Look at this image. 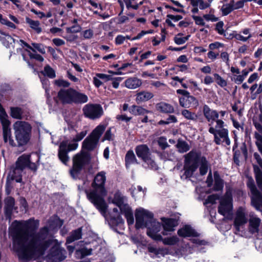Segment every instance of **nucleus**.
Listing matches in <instances>:
<instances>
[{
	"mask_svg": "<svg viewBox=\"0 0 262 262\" xmlns=\"http://www.w3.org/2000/svg\"><path fill=\"white\" fill-rule=\"evenodd\" d=\"M154 97L152 93L149 92L143 91L137 94L136 101L138 102L148 101Z\"/></svg>",
	"mask_w": 262,
	"mask_h": 262,
	"instance_id": "obj_33",
	"label": "nucleus"
},
{
	"mask_svg": "<svg viewBox=\"0 0 262 262\" xmlns=\"http://www.w3.org/2000/svg\"><path fill=\"white\" fill-rule=\"evenodd\" d=\"M106 126L103 124L98 125L82 142V147L88 150L94 149L98 144L99 139Z\"/></svg>",
	"mask_w": 262,
	"mask_h": 262,
	"instance_id": "obj_7",
	"label": "nucleus"
},
{
	"mask_svg": "<svg viewBox=\"0 0 262 262\" xmlns=\"http://www.w3.org/2000/svg\"><path fill=\"white\" fill-rule=\"evenodd\" d=\"M254 136L256 139V145L260 151L262 150V136L257 133H255Z\"/></svg>",
	"mask_w": 262,
	"mask_h": 262,
	"instance_id": "obj_55",
	"label": "nucleus"
},
{
	"mask_svg": "<svg viewBox=\"0 0 262 262\" xmlns=\"http://www.w3.org/2000/svg\"><path fill=\"white\" fill-rule=\"evenodd\" d=\"M53 83L55 86L61 88L57 96L54 98L55 101L58 105H64L66 103V80L59 78L54 80Z\"/></svg>",
	"mask_w": 262,
	"mask_h": 262,
	"instance_id": "obj_16",
	"label": "nucleus"
},
{
	"mask_svg": "<svg viewBox=\"0 0 262 262\" xmlns=\"http://www.w3.org/2000/svg\"><path fill=\"white\" fill-rule=\"evenodd\" d=\"M162 221L164 229V231L162 233L164 235L167 234V232L174 231V228L178 225V221L176 219L162 218Z\"/></svg>",
	"mask_w": 262,
	"mask_h": 262,
	"instance_id": "obj_23",
	"label": "nucleus"
},
{
	"mask_svg": "<svg viewBox=\"0 0 262 262\" xmlns=\"http://www.w3.org/2000/svg\"><path fill=\"white\" fill-rule=\"evenodd\" d=\"M96 76H97L104 82H107L113 79V77L111 75L103 73H96Z\"/></svg>",
	"mask_w": 262,
	"mask_h": 262,
	"instance_id": "obj_57",
	"label": "nucleus"
},
{
	"mask_svg": "<svg viewBox=\"0 0 262 262\" xmlns=\"http://www.w3.org/2000/svg\"><path fill=\"white\" fill-rule=\"evenodd\" d=\"M183 170L184 173L181 176L182 179L191 177L197 169L200 164V172L205 175L208 171L209 163L206 158L195 150H191L184 156Z\"/></svg>",
	"mask_w": 262,
	"mask_h": 262,
	"instance_id": "obj_3",
	"label": "nucleus"
},
{
	"mask_svg": "<svg viewBox=\"0 0 262 262\" xmlns=\"http://www.w3.org/2000/svg\"><path fill=\"white\" fill-rule=\"evenodd\" d=\"M82 111L86 117L93 120L99 118L103 114L102 106L98 104H86L83 107Z\"/></svg>",
	"mask_w": 262,
	"mask_h": 262,
	"instance_id": "obj_13",
	"label": "nucleus"
},
{
	"mask_svg": "<svg viewBox=\"0 0 262 262\" xmlns=\"http://www.w3.org/2000/svg\"><path fill=\"white\" fill-rule=\"evenodd\" d=\"M126 201V198L120 192H117L114 195L112 202L119 208L121 211L127 207H129Z\"/></svg>",
	"mask_w": 262,
	"mask_h": 262,
	"instance_id": "obj_24",
	"label": "nucleus"
},
{
	"mask_svg": "<svg viewBox=\"0 0 262 262\" xmlns=\"http://www.w3.org/2000/svg\"><path fill=\"white\" fill-rule=\"evenodd\" d=\"M249 220V230L252 233L257 232L260 225V219L254 215H250Z\"/></svg>",
	"mask_w": 262,
	"mask_h": 262,
	"instance_id": "obj_28",
	"label": "nucleus"
},
{
	"mask_svg": "<svg viewBox=\"0 0 262 262\" xmlns=\"http://www.w3.org/2000/svg\"><path fill=\"white\" fill-rule=\"evenodd\" d=\"M1 23L7 26L9 28L15 29L16 28V26L13 23L8 20L6 18H4Z\"/></svg>",
	"mask_w": 262,
	"mask_h": 262,
	"instance_id": "obj_63",
	"label": "nucleus"
},
{
	"mask_svg": "<svg viewBox=\"0 0 262 262\" xmlns=\"http://www.w3.org/2000/svg\"><path fill=\"white\" fill-rule=\"evenodd\" d=\"M15 139L19 145L26 144L31 137L32 126L26 121L18 120L13 125Z\"/></svg>",
	"mask_w": 262,
	"mask_h": 262,
	"instance_id": "obj_6",
	"label": "nucleus"
},
{
	"mask_svg": "<svg viewBox=\"0 0 262 262\" xmlns=\"http://www.w3.org/2000/svg\"><path fill=\"white\" fill-rule=\"evenodd\" d=\"M26 22L29 25L30 27L34 30L36 33L39 34L42 31V29L40 27V23L38 20H34L28 17L25 18Z\"/></svg>",
	"mask_w": 262,
	"mask_h": 262,
	"instance_id": "obj_32",
	"label": "nucleus"
},
{
	"mask_svg": "<svg viewBox=\"0 0 262 262\" xmlns=\"http://www.w3.org/2000/svg\"><path fill=\"white\" fill-rule=\"evenodd\" d=\"M135 151L138 158L148 165L149 168L156 170L158 169V165L151 158L150 149L146 144H141L136 146Z\"/></svg>",
	"mask_w": 262,
	"mask_h": 262,
	"instance_id": "obj_8",
	"label": "nucleus"
},
{
	"mask_svg": "<svg viewBox=\"0 0 262 262\" xmlns=\"http://www.w3.org/2000/svg\"><path fill=\"white\" fill-rule=\"evenodd\" d=\"M252 34L250 32V29L249 28H245L243 29L239 33H235L234 37L239 41L243 42L247 41L250 38L252 37Z\"/></svg>",
	"mask_w": 262,
	"mask_h": 262,
	"instance_id": "obj_27",
	"label": "nucleus"
},
{
	"mask_svg": "<svg viewBox=\"0 0 262 262\" xmlns=\"http://www.w3.org/2000/svg\"><path fill=\"white\" fill-rule=\"evenodd\" d=\"M41 83L42 85V87L45 90L47 97L48 98L50 97V95H49L50 81H49V80L48 79L43 78H41Z\"/></svg>",
	"mask_w": 262,
	"mask_h": 262,
	"instance_id": "obj_51",
	"label": "nucleus"
},
{
	"mask_svg": "<svg viewBox=\"0 0 262 262\" xmlns=\"http://www.w3.org/2000/svg\"><path fill=\"white\" fill-rule=\"evenodd\" d=\"M233 10L231 2L224 4L221 8V11L223 16L227 15Z\"/></svg>",
	"mask_w": 262,
	"mask_h": 262,
	"instance_id": "obj_47",
	"label": "nucleus"
},
{
	"mask_svg": "<svg viewBox=\"0 0 262 262\" xmlns=\"http://www.w3.org/2000/svg\"><path fill=\"white\" fill-rule=\"evenodd\" d=\"M58 157L61 161L66 164V142L63 141L59 147Z\"/></svg>",
	"mask_w": 262,
	"mask_h": 262,
	"instance_id": "obj_41",
	"label": "nucleus"
},
{
	"mask_svg": "<svg viewBox=\"0 0 262 262\" xmlns=\"http://www.w3.org/2000/svg\"><path fill=\"white\" fill-rule=\"evenodd\" d=\"M220 199V196L217 194H212L209 195L204 202V204L206 205L208 204H213L217 200Z\"/></svg>",
	"mask_w": 262,
	"mask_h": 262,
	"instance_id": "obj_52",
	"label": "nucleus"
},
{
	"mask_svg": "<svg viewBox=\"0 0 262 262\" xmlns=\"http://www.w3.org/2000/svg\"><path fill=\"white\" fill-rule=\"evenodd\" d=\"M178 122L177 117L174 115H169L165 120H161L158 122L159 125H168L171 123H175Z\"/></svg>",
	"mask_w": 262,
	"mask_h": 262,
	"instance_id": "obj_45",
	"label": "nucleus"
},
{
	"mask_svg": "<svg viewBox=\"0 0 262 262\" xmlns=\"http://www.w3.org/2000/svg\"><path fill=\"white\" fill-rule=\"evenodd\" d=\"M215 81L217 84L222 88H224L227 86V81L223 79L219 74L215 73L213 75Z\"/></svg>",
	"mask_w": 262,
	"mask_h": 262,
	"instance_id": "obj_49",
	"label": "nucleus"
},
{
	"mask_svg": "<svg viewBox=\"0 0 262 262\" xmlns=\"http://www.w3.org/2000/svg\"><path fill=\"white\" fill-rule=\"evenodd\" d=\"M247 221L246 208L243 207H239L235 212L234 219V226L236 230L239 231L241 228L247 223Z\"/></svg>",
	"mask_w": 262,
	"mask_h": 262,
	"instance_id": "obj_17",
	"label": "nucleus"
},
{
	"mask_svg": "<svg viewBox=\"0 0 262 262\" xmlns=\"http://www.w3.org/2000/svg\"><path fill=\"white\" fill-rule=\"evenodd\" d=\"M133 196L135 198H142L145 195V191L142 187L138 186L132 192Z\"/></svg>",
	"mask_w": 262,
	"mask_h": 262,
	"instance_id": "obj_50",
	"label": "nucleus"
},
{
	"mask_svg": "<svg viewBox=\"0 0 262 262\" xmlns=\"http://www.w3.org/2000/svg\"><path fill=\"white\" fill-rule=\"evenodd\" d=\"M125 86L129 89H135L142 84L140 79L136 77H131L126 79L124 82Z\"/></svg>",
	"mask_w": 262,
	"mask_h": 262,
	"instance_id": "obj_30",
	"label": "nucleus"
},
{
	"mask_svg": "<svg viewBox=\"0 0 262 262\" xmlns=\"http://www.w3.org/2000/svg\"><path fill=\"white\" fill-rule=\"evenodd\" d=\"M233 209L232 197L231 191H228L220 200L218 212L226 218L230 216Z\"/></svg>",
	"mask_w": 262,
	"mask_h": 262,
	"instance_id": "obj_9",
	"label": "nucleus"
},
{
	"mask_svg": "<svg viewBox=\"0 0 262 262\" xmlns=\"http://www.w3.org/2000/svg\"><path fill=\"white\" fill-rule=\"evenodd\" d=\"M81 248L76 250L75 254L78 258H82L84 256L90 255L92 252V249L88 247L87 244H84L83 242H80Z\"/></svg>",
	"mask_w": 262,
	"mask_h": 262,
	"instance_id": "obj_25",
	"label": "nucleus"
},
{
	"mask_svg": "<svg viewBox=\"0 0 262 262\" xmlns=\"http://www.w3.org/2000/svg\"><path fill=\"white\" fill-rule=\"evenodd\" d=\"M157 142L159 146L162 149H165L168 146L167 142V139L164 137H160L157 139Z\"/></svg>",
	"mask_w": 262,
	"mask_h": 262,
	"instance_id": "obj_53",
	"label": "nucleus"
},
{
	"mask_svg": "<svg viewBox=\"0 0 262 262\" xmlns=\"http://www.w3.org/2000/svg\"><path fill=\"white\" fill-rule=\"evenodd\" d=\"M155 226V229H152L148 232V235L154 240L157 241H161L166 245H174L179 241L178 237L176 236L163 238L162 236L160 234H158V232L161 229V224L159 222H156Z\"/></svg>",
	"mask_w": 262,
	"mask_h": 262,
	"instance_id": "obj_10",
	"label": "nucleus"
},
{
	"mask_svg": "<svg viewBox=\"0 0 262 262\" xmlns=\"http://www.w3.org/2000/svg\"><path fill=\"white\" fill-rule=\"evenodd\" d=\"M41 73L45 76H47L49 78L53 79L56 77L55 70L49 65H46L41 72Z\"/></svg>",
	"mask_w": 262,
	"mask_h": 262,
	"instance_id": "obj_36",
	"label": "nucleus"
},
{
	"mask_svg": "<svg viewBox=\"0 0 262 262\" xmlns=\"http://www.w3.org/2000/svg\"><path fill=\"white\" fill-rule=\"evenodd\" d=\"M246 2L245 0H241L235 3L233 0L230 1L232 4L233 10L239 9L242 8Z\"/></svg>",
	"mask_w": 262,
	"mask_h": 262,
	"instance_id": "obj_54",
	"label": "nucleus"
},
{
	"mask_svg": "<svg viewBox=\"0 0 262 262\" xmlns=\"http://www.w3.org/2000/svg\"><path fill=\"white\" fill-rule=\"evenodd\" d=\"M203 113L204 116L207 120L209 123L213 124V122H215L217 119H219V114L214 110L211 109L209 106L205 104L203 106Z\"/></svg>",
	"mask_w": 262,
	"mask_h": 262,
	"instance_id": "obj_22",
	"label": "nucleus"
},
{
	"mask_svg": "<svg viewBox=\"0 0 262 262\" xmlns=\"http://www.w3.org/2000/svg\"><path fill=\"white\" fill-rule=\"evenodd\" d=\"M135 217L136 228L146 227L147 234L150 230L155 229V223L158 222L154 219L153 214L151 212L142 208L136 209Z\"/></svg>",
	"mask_w": 262,
	"mask_h": 262,
	"instance_id": "obj_5",
	"label": "nucleus"
},
{
	"mask_svg": "<svg viewBox=\"0 0 262 262\" xmlns=\"http://www.w3.org/2000/svg\"><path fill=\"white\" fill-rule=\"evenodd\" d=\"M88 101V96L72 89L67 90V103H84Z\"/></svg>",
	"mask_w": 262,
	"mask_h": 262,
	"instance_id": "obj_15",
	"label": "nucleus"
},
{
	"mask_svg": "<svg viewBox=\"0 0 262 262\" xmlns=\"http://www.w3.org/2000/svg\"><path fill=\"white\" fill-rule=\"evenodd\" d=\"M129 112L132 114L137 116L144 115L147 113V111L140 106L133 105L129 108Z\"/></svg>",
	"mask_w": 262,
	"mask_h": 262,
	"instance_id": "obj_35",
	"label": "nucleus"
},
{
	"mask_svg": "<svg viewBox=\"0 0 262 262\" xmlns=\"http://www.w3.org/2000/svg\"><path fill=\"white\" fill-rule=\"evenodd\" d=\"M9 114L12 118L18 120H21L26 116L24 109L19 106L10 107Z\"/></svg>",
	"mask_w": 262,
	"mask_h": 262,
	"instance_id": "obj_26",
	"label": "nucleus"
},
{
	"mask_svg": "<svg viewBox=\"0 0 262 262\" xmlns=\"http://www.w3.org/2000/svg\"><path fill=\"white\" fill-rule=\"evenodd\" d=\"M182 115L187 120L195 121L198 116L195 113L191 112L188 110H184L182 111Z\"/></svg>",
	"mask_w": 262,
	"mask_h": 262,
	"instance_id": "obj_46",
	"label": "nucleus"
},
{
	"mask_svg": "<svg viewBox=\"0 0 262 262\" xmlns=\"http://www.w3.org/2000/svg\"><path fill=\"white\" fill-rule=\"evenodd\" d=\"M0 121L3 126V129L10 128V122L6 112L0 114Z\"/></svg>",
	"mask_w": 262,
	"mask_h": 262,
	"instance_id": "obj_44",
	"label": "nucleus"
},
{
	"mask_svg": "<svg viewBox=\"0 0 262 262\" xmlns=\"http://www.w3.org/2000/svg\"><path fill=\"white\" fill-rule=\"evenodd\" d=\"M247 186L250 189L251 196V203L252 206L257 210H261L262 208V196L257 189L253 180L252 178L249 179Z\"/></svg>",
	"mask_w": 262,
	"mask_h": 262,
	"instance_id": "obj_12",
	"label": "nucleus"
},
{
	"mask_svg": "<svg viewBox=\"0 0 262 262\" xmlns=\"http://www.w3.org/2000/svg\"><path fill=\"white\" fill-rule=\"evenodd\" d=\"M85 163V157L81 154L76 155L73 159V167L71 170V175L74 178L78 177L79 171Z\"/></svg>",
	"mask_w": 262,
	"mask_h": 262,
	"instance_id": "obj_18",
	"label": "nucleus"
},
{
	"mask_svg": "<svg viewBox=\"0 0 262 262\" xmlns=\"http://www.w3.org/2000/svg\"><path fill=\"white\" fill-rule=\"evenodd\" d=\"M125 162L126 166L134 163H138L135 155L133 150H129L125 156Z\"/></svg>",
	"mask_w": 262,
	"mask_h": 262,
	"instance_id": "obj_39",
	"label": "nucleus"
},
{
	"mask_svg": "<svg viewBox=\"0 0 262 262\" xmlns=\"http://www.w3.org/2000/svg\"><path fill=\"white\" fill-rule=\"evenodd\" d=\"M122 214H124L128 225H133L134 223V218L130 207H127L125 209L120 211Z\"/></svg>",
	"mask_w": 262,
	"mask_h": 262,
	"instance_id": "obj_34",
	"label": "nucleus"
},
{
	"mask_svg": "<svg viewBox=\"0 0 262 262\" xmlns=\"http://www.w3.org/2000/svg\"><path fill=\"white\" fill-rule=\"evenodd\" d=\"M3 130V137L5 142H7L9 141V144L13 145L14 141L11 138V133L10 128H4Z\"/></svg>",
	"mask_w": 262,
	"mask_h": 262,
	"instance_id": "obj_43",
	"label": "nucleus"
},
{
	"mask_svg": "<svg viewBox=\"0 0 262 262\" xmlns=\"http://www.w3.org/2000/svg\"><path fill=\"white\" fill-rule=\"evenodd\" d=\"M178 150L181 153L186 152L190 149L189 144L185 141L179 140L177 144Z\"/></svg>",
	"mask_w": 262,
	"mask_h": 262,
	"instance_id": "obj_42",
	"label": "nucleus"
},
{
	"mask_svg": "<svg viewBox=\"0 0 262 262\" xmlns=\"http://www.w3.org/2000/svg\"><path fill=\"white\" fill-rule=\"evenodd\" d=\"M244 80L245 78L240 74L234 75L232 78V80H233L235 83L238 84L242 83Z\"/></svg>",
	"mask_w": 262,
	"mask_h": 262,
	"instance_id": "obj_64",
	"label": "nucleus"
},
{
	"mask_svg": "<svg viewBox=\"0 0 262 262\" xmlns=\"http://www.w3.org/2000/svg\"><path fill=\"white\" fill-rule=\"evenodd\" d=\"M106 180V173L104 171L98 172L92 184L94 190L86 191L88 200L103 216H105L107 211V205L103 198L107 193L104 186Z\"/></svg>",
	"mask_w": 262,
	"mask_h": 262,
	"instance_id": "obj_2",
	"label": "nucleus"
},
{
	"mask_svg": "<svg viewBox=\"0 0 262 262\" xmlns=\"http://www.w3.org/2000/svg\"><path fill=\"white\" fill-rule=\"evenodd\" d=\"M156 107L158 111L163 113H173L174 112L171 105L163 102L157 104Z\"/></svg>",
	"mask_w": 262,
	"mask_h": 262,
	"instance_id": "obj_29",
	"label": "nucleus"
},
{
	"mask_svg": "<svg viewBox=\"0 0 262 262\" xmlns=\"http://www.w3.org/2000/svg\"><path fill=\"white\" fill-rule=\"evenodd\" d=\"M4 202L6 217L11 220L13 211L17 209V207L15 205V200L13 197L8 196L4 199Z\"/></svg>",
	"mask_w": 262,
	"mask_h": 262,
	"instance_id": "obj_19",
	"label": "nucleus"
},
{
	"mask_svg": "<svg viewBox=\"0 0 262 262\" xmlns=\"http://www.w3.org/2000/svg\"><path fill=\"white\" fill-rule=\"evenodd\" d=\"M111 221L113 224L117 226L122 225L124 224V221L120 215H118L116 217H112Z\"/></svg>",
	"mask_w": 262,
	"mask_h": 262,
	"instance_id": "obj_58",
	"label": "nucleus"
},
{
	"mask_svg": "<svg viewBox=\"0 0 262 262\" xmlns=\"http://www.w3.org/2000/svg\"><path fill=\"white\" fill-rule=\"evenodd\" d=\"M0 40L6 47H9L15 41L12 37L2 31H0Z\"/></svg>",
	"mask_w": 262,
	"mask_h": 262,
	"instance_id": "obj_31",
	"label": "nucleus"
},
{
	"mask_svg": "<svg viewBox=\"0 0 262 262\" xmlns=\"http://www.w3.org/2000/svg\"><path fill=\"white\" fill-rule=\"evenodd\" d=\"M82 232L80 228L73 231L67 239V243H71L76 240H78L81 237Z\"/></svg>",
	"mask_w": 262,
	"mask_h": 262,
	"instance_id": "obj_37",
	"label": "nucleus"
},
{
	"mask_svg": "<svg viewBox=\"0 0 262 262\" xmlns=\"http://www.w3.org/2000/svg\"><path fill=\"white\" fill-rule=\"evenodd\" d=\"M123 80L122 77H118L113 78L112 81V86L115 89H118L119 86L120 82Z\"/></svg>",
	"mask_w": 262,
	"mask_h": 262,
	"instance_id": "obj_59",
	"label": "nucleus"
},
{
	"mask_svg": "<svg viewBox=\"0 0 262 262\" xmlns=\"http://www.w3.org/2000/svg\"><path fill=\"white\" fill-rule=\"evenodd\" d=\"M211 3L205 2L204 0H196V4L201 10L205 9L210 7Z\"/></svg>",
	"mask_w": 262,
	"mask_h": 262,
	"instance_id": "obj_56",
	"label": "nucleus"
},
{
	"mask_svg": "<svg viewBox=\"0 0 262 262\" xmlns=\"http://www.w3.org/2000/svg\"><path fill=\"white\" fill-rule=\"evenodd\" d=\"M29 162L28 156H21L18 158L15 164V167L14 168L12 173V179L16 182H21V173L26 165Z\"/></svg>",
	"mask_w": 262,
	"mask_h": 262,
	"instance_id": "obj_11",
	"label": "nucleus"
},
{
	"mask_svg": "<svg viewBox=\"0 0 262 262\" xmlns=\"http://www.w3.org/2000/svg\"><path fill=\"white\" fill-rule=\"evenodd\" d=\"M189 37L190 35H188L186 37H182V34L179 33L174 36V41L177 45H182L188 40Z\"/></svg>",
	"mask_w": 262,
	"mask_h": 262,
	"instance_id": "obj_48",
	"label": "nucleus"
},
{
	"mask_svg": "<svg viewBox=\"0 0 262 262\" xmlns=\"http://www.w3.org/2000/svg\"><path fill=\"white\" fill-rule=\"evenodd\" d=\"M86 134L87 131L83 130L77 133L75 137L71 138L69 143H67V152L76 150L78 146V142L82 140Z\"/></svg>",
	"mask_w": 262,
	"mask_h": 262,
	"instance_id": "obj_20",
	"label": "nucleus"
},
{
	"mask_svg": "<svg viewBox=\"0 0 262 262\" xmlns=\"http://www.w3.org/2000/svg\"><path fill=\"white\" fill-rule=\"evenodd\" d=\"M208 132L214 136V142L217 145H221L224 143L226 145H230V140L229 137L228 129L225 127L226 124L221 119H217L215 121V125L212 123H209Z\"/></svg>",
	"mask_w": 262,
	"mask_h": 262,
	"instance_id": "obj_4",
	"label": "nucleus"
},
{
	"mask_svg": "<svg viewBox=\"0 0 262 262\" xmlns=\"http://www.w3.org/2000/svg\"><path fill=\"white\" fill-rule=\"evenodd\" d=\"M71 23L73 25L67 28V34L69 33H75L81 31V27L77 24V19L76 18L71 20Z\"/></svg>",
	"mask_w": 262,
	"mask_h": 262,
	"instance_id": "obj_38",
	"label": "nucleus"
},
{
	"mask_svg": "<svg viewBox=\"0 0 262 262\" xmlns=\"http://www.w3.org/2000/svg\"><path fill=\"white\" fill-rule=\"evenodd\" d=\"M32 45L34 49H36L37 51H38L40 53L42 54L45 53V49H44L43 45L42 44L37 43H32Z\"/></svg>",
	"mask_w": 262,
	"mask_h": 262,
	"instance_id": "obj_61",
	"label": "nucleus"
},
{
	"mask_svg": "<svg viewBox=\"0 0 262 262\" xmlns=\"http://www.w3.org/2000/svg\"><path fill=\"white\" fill-rule=\"evenodd\" d=\"M39 222L30 219L13 221L9 228L13 248L19 259L28 261L42 256L47 248L52 246L48 258L51 262H60L64 259L60 246L55 239L46 240L49 229L44 227L36 233Z\"/></svg>",
	"mask_w": 262,
	"mask_h": 262,
	"instance_id": "obj_1",
	"label": "nucleus"
},
{
	"mask_svg": "<svg viewBox=\"0 0 262 262\" xmlns=\"http://www.w3.org/2000/svg\"><path fill=\"white\" fill-rule=\"evenodd\" d=\"M26 51L28 52V54L30 57V58L35 59L36 60L42 62L43 61V58L39 54L32 53L30 51L26 50Z\"/></svg>",
	"mask_w": 262,
	"mask_h": 262,
	"instance_id": "obj_60",
	"label": "nucleus"
},
{
	"mask_svg": "<svg viewBox=\"0 0 262 262\" xmlns=\"http://www.w3.org/2000/svg\"><path fill=\"white\" fill-rule=\"evenodd\" d=\"M178 234L181 237H194L191 239L192 242L194 244L198 245H205L206 242L203 240H201L198 237L199 234L196 232L193 228L190 226L186 225L183 228L180 229L178 231Z\"/></svg>",
	"mask_w": 262,
	"mask_h": 262,
	"instance_id": "obj_14",
	"label": "nucleus"
},
{
	"mask_svg": "<svg viewBox=\"0 0 262 262\" xmlns=\"http://www.w3.org/2000/svg\"><path fill=\"white\" fill-rule=\"evenodd\" d=\"M179 99L180 105L183 107H196L199 105L198 100L190 93L185 97H180Z\"/></svg>",
	"mask_w": 262,
	"mask_h": 262,
	"instance_id": "obj_21",
	"label": "nucleus"
},
{
	"mask_svg": "<svg viewBox=\"0 0 262 262\" xmlns=\"http://www.w3.org/2000/svg\"><path fill=\"white\" fill-rule=\"evenodd\" d=\"M224 47V45L220 42L216 41L213 43H211L209 45V48L210 50H214L216 49H219Z\"/></svg>",
	"mask_w": 262,
	"mask_h": 262,
	"instance_id": "obj_62",
	"label": "nucleus"
},
{
	"mask_svg": "<svg viewBox=\"0 0 262 262\" xmlns=\"http://www.w3.org/2000/svg\"><path fill=\"white\" fill-rule=\"evenodd\" d=\"M214 177L215 181L214 190L216 191L222 190L224 186L223 181L217 172L214 173Z\"/></svg>",
	"mask_w": 262,
	"mask_h": 262,
	"instance_id": "obj_40",
	"label": "nucleus"
}]
</instances>
